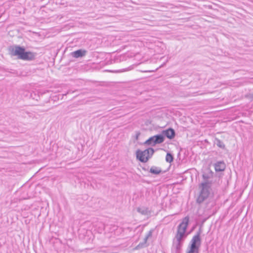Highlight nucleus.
I'll use <instances>...</instances> for the list:
<instances>
[{"label":"nucleus","mask_w":253,"mask_h":253,"mask_svg":"<svg viewBox=\"0 0 253 253\" xmlns=\"http://www.w3.org/2000/svg\"><path fill=\"white\" fill-rule=\"evenodd\" d=\"M189 223V218L185 217L183 219L181 223L178 226L177 233L173 241V246L177 251L180 249L183 242L186 237L185 233L186 228Z\"/></svg>","instance_id":"nucleus-1"},{"label":"nucleus","mask_w":253,"mask_h":253,"mask_svg":"<svg viewBox=\"0 0 253 253\" xmlns=\"http://www.w3.org/2000/svg\"><path fill=\"white\" fill-rule=\"evenodd\" d=\"M201 192L197 199L198 203H202L207 199L210 193L211 183L208 182L202 183L200 186Z\"/></svg>","instance_id":"nucleus-2"},{"label":"nucleus","mask_w":253,"mask_h":253,"mask_svg":"<svg viewBox=\"0 0 253 253\" xmlns=\"http://www.w3.org/2000/svg\"><path fill=\"white\" fill-rule=\"evenodd\" d=\"M200 245L201 239L200 233H198L192 238L190 246L187 249V253H198Z\"/></svg>","instance_id":"nucleus-3"},{"label":"nucleus","mask_w":253,"mask_h":253,"mask_svg":"<svg viewBox=\"0 0 253 253\" xmlns=\"http://www.w3.org/2000/svg\"><path fill=\"white\" fill-rule=\"evenodd\" d=\"M154 152V150L152 148H149L144 151L139 150L136 151V158L141 162L146 163L151 157Z\"/></svg>","instance_id":"nucleus-4"},{"label":"nucleus","mask_w":253,"mask_h":253,"mask_svg":"<svg viewBox=\"0 0 253 253\" xmlns=\"http://www.w3.org/2000/svg\"><path fill=\"white\" fill-rule=\"evenodd\" d=\"M164 138L162 135H156L150 137L147 140L145 144L148 145L154 146L157 144H160L163 142Z\"/></svg>","instance_id":"nucleus-5"},{"label":"nucleus","mask_w":253,"mask_h":253,"mask_svg":"<svg viewBox=\"0 0 253 253\" xmlns=\"http://www.w3.org/2000/svg\"><path fill=\"white\" fill-rule=\"evenodd\" d=\"M10 54L13 56H17L19 58L21 59L25 49L19 46L11 47L9 48Z\"/></svg>","instance_id":"nucleus-6"},{"label":"nucleus","mask_w":253,"mask_h":253,"mask_svg":"<svg viewBox=\"0 0 253 253\" xmlns=\"http://www.w3.org/2000/svg\"><path fill=\"white\" fill-rule=\"evenodd\" d=\"M152 232H153V230H150L148 233H147V234L146 235V236H145L144 239V241L142 243H139L135 248V250H139V249H140L141 248H143L147 246V245H146V242L147 241V240L152 236Z\"/></svg>","instance_id":"nucleus-7"},{"label":"nucleus","mask_w":253,"mask_h":253,"mask_svg":"<svg viewBox=\"0 0 253 253\" xmlns=\"http://www.w3.org/2000/svg\"><path fill=\"white\" fill-rule=\"evenodd\" d=\"M214 169L216 172L224 171L226 168L223 161H219L214 164Z\"/></svg>","instance_id":"nucleus-8"},{"label":"nucleus","mask_w":253,"mask_h":253,"mask_svg":"<svg viewBox=\"0 0 253 253\" xmlns=\"http://www.w3.org/2000/svg\"><path fill=\"white\" fill-rule=\"evenodd\" d=\"M35 55L34 53L31 52H24L23 56H22L21 59L26 60H31L35 58Z\"/></svg>","instance_id":"nucleus-9"},{"label":"nucleus","mask_w":253,"mask_h":253,"mask_svg":"<svg viewBox=\"0 0 253 253\" xmlns=\"http://www.w3.org/2000/svg\"><path fill=\"white\" fill-rule=\"evenodd\" d=\"M86 51L85 50H82L81 49L78 50L72 53L73 57L75 58H79L83 57L85 55Z\"/></svg>","instance_id":"nucleus-10"},{"label":"nucleus","mask_w":253,"mask_h":253,"mask_svg":"<svg viewBox=\"0 0 253 253\" xmlns=\"http://www.w3.org/2000/svg\"><path fill=\"white\" fill-rule=\"evenodd\" d=\"M164 133L165 135L169 139L173 138L175 135V132L172 128H169L166 130Z\"/></svg>","instance_id":"nucleus-11"},{"label":"nucleus","mask_w":253,"mask_h":253,"mask_svg":"<svg viewBox=\"0 0 253 253\" xmlns=\"http://www.w3.org/2000/svg\"><path fill=\"white\" fill-rule=\"evenodd\" d=\"M161 171V168L156 167H152L150 169V172L154 174H159Z\"/></svg>","instance_id":"nucleus-12"},{"label":"nucleus","mask_w":253,"mask_h":253,"mask_svg":"<svg viewBox=\"0 0 253 253\" xmlns=\"http://www.w3.org/2000/svg\"><path fill=\"white\" fill-rule=\"evenodd\" d=\"M173 158L171 154L167 153L166 157V161L168 163H171L173 161Z\"/></svg>","instance_id":"nucleus-13"},{"label":"nucleus","mask_w":253,"mask_h":253,"mask_svg":"<svg viewBox=\"0 0 253 253\" xmlns=\"http://www.w3.org/2000/svg\"><path fill=\"white\" fill-rule=\"evenodd\" d=\"M137 210L138 212L141 213L142 214L145 215L147 213V210L145 208H138Z\"/></svg>","instance_id":"nucleus-14"},{"label":"nucleus","mask_w":253,"mask_h":253,"mask_svg":"<svg viewBox=\"0 0 253 253\" xmlns=\"http://www.w3.org/2000/svg\"><path fill=\"white\" fill-rule=\"evenodd\" d=\"M217 145L220 148H222L224 146V145L219 140H218V143L217 144Z\"/></svg>","instance_id":"nucleus-15"}]
</instances>
